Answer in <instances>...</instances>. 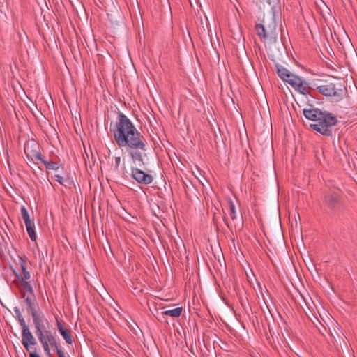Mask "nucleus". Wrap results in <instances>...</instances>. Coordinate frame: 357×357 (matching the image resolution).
Instances as JSON below:
<instances>
[{"instance_id": "473e14b6", "label": "nucleus", "mask_w": 357, "mask_h": 357, "mask_svg": "<svg viewBox=\"0 0 357 357\" xmlns=\"http://www.w3.org/2000/svg\"><path fill=\"white\" fill-rule=\"evenodd\" d=\"M59 357H66L64 354L61 351H58Z\"/></svg>"}, {"instance_id": "ddd939ff", "label": "nucleus", "mask_w": 357, "mask_h": 357, "mask_svg": "<svg viewBox=\"0 0 357 357\" xmlns=\"http://www.w3.org/2000/svg\"><path fill=\"white\" fill-rule=\"evenodd\" d=\"M294 89L304 95L310 93V87L308 86V84L303 79L301 80V82L298 84L297 86L294 87Z\"/></svg>"}, {"instance_id": "412c9836", "label": "nucleus", "mask_w": 357, "mask_h": 357, "mask_svg": "<svg viewBox=\"0 0 357 357\" xmlns=\"http://www.w3.org/2000/svg\"><path fill=\"white\" fill-rule=\"evenodd\" d=\"M58 328L59 332L61 333L62 336L66 341V342L68 344H71L72 339L68 331L66 329H65L60 323H58Z\"/></svg>"}, {"instance_id": "aec40b11", "label": "nucleus", "mask_w": 357, "mask_h": 357, "mask_svg": "<svg viewBox=\"0 0 357 357\" xmlns=\"http://www.w3.org/2000/svg\"><path fill=\"white\" fill-rule=\"evenodd\" d=\"M301 79H302L300 77L292 73L291 75H289V78H287L284 82H288L292 87L294 88L298 85Z\"/></svg>"}, {"instance_id": "4be33fe9", "label": "nucleus", "mask_w": 357, "mask_h": 357, "mask_svg": "<svg viewBox=\"0 0 357 357\" xmlns=\"http://www.w3.org/2000/svg\"><path fill=\"white\" fill-rule=\"evenodd\" d=\"M260 8H266V6L274 5L277 0H255Z\"/></svg>"}, {"instance_id": "6ab92c4d", "label": "nucleus", "mask_w": 357, "mask_h": 357, "mask_svg": "<svg viewBox=\"0 0 357 357\" xmlns=\"http://www.w3.org/2000/svg\"><path fill=\"white\" fill-rule=\"evenodd\" d=\"M141 149H132L130 152V155L135 162L137 161L142 162L143 163V157L142 154L140 152Z\"/></svg>"}, {"instance_id": "393cba45", "label": "nucleus", "mask_w": 357, "mask_h": 357, "mask_svg": "<svg viewBox=\"0 0 357 357\" xmlns=\"http://www.w3.org/2000/svg\"><path fill=\"white\" fill-rule=\"evenodd\" d=\"M329 205L333 206L338 202V197L335 195H328L326 197Z\"/></svg>"}, {"instance_id": "b1692460", "label": "nucleus", "mask_w": 357, "mask_h": 357, "mask_svg": "<svg viewBox=\"0 0 357 357\" xmlns=\"http://www.w3.org/2000/svg\"><path fill=\"white\" fill-rule=\"evenodd\" d=\"M13 311L15 313V317L17 319L20 329L22 330V315L21 314V311L18 307H14Z\"/></svg>"}, {"instance_id": "4468645a", "label": "nucleus", "mask_w": 357, "mask_h": 357, "mask_svg": "<svg viewBox=\"0 0 357 357\" xmlns=\"http://www.w3.org/2000/svg\"><path fill=\"white\" fill-rule=\"evenodd\" d=\"M182 310V307H176L172 310H165L161 312V316H171L174 318H177L181 314Z\"/></svg>"}, {"instance_id": "1a4fd4ad", "label": "nucleus", "mask_w": 357, "mask_h": 357, "mask_svg": "<svg viewBox=\"0 0 357 357\" xmlns=\"http://www.w3.org/2000/svg\"><path fill=\"white\" fill-rule=\"evenodd\" d=\"M38 335L39 340L43 344L44 350L47 352H49V346H53L56 344V340L53 335L50 331H45L43 333L40 331V333H37Z\"/></svg>"}, {"instance_id": "f8f14e48", "label": "nucleus", "mask_w": 357, "mask_h": 357, "mask_svg": "<svg viewBox=\"0 0 357 357\" xmlns=\"http://www.w3.org/2000/svg\"><path fill=\"white\" fill-rule=\"evenodd\" d=\"M24 342L27 343L29 345V348H31V345H35L36 340L29 329L24 324Z\"/></svg>"}, {"instance_id": "72a5a7b5", "label": "nucleus", "mask_w": 357, "mask_h": 357, "mask_svg": "<svg viewBox=\"0 0 357 357\" xmlns=\"http://www.w3.org/2000/svg\"><path fill=\"white\" fill-rule=\"evenodd\" d=\"M3 255V252L2 249L0 248V259H1Z\"/></svg>"}, {"instance_id": "a878e982", "label": "nucleus", "mask_w": 357, "mask_h": 357, "mask_svg": "<svg viewBox=\"0 0 357 357\" xmlns=\"http://www.w3.org/2000/svg\"><path fill=\"white\" fill-rule=\"evenodd\" d=\"M24 347L29 352L30 357H40V356L35 351H32L31 348H29V345L27 343L24 342Z\"/></svg>"}, {"instance_id": "c756f323", "label": "nucleus", "mask_w": 357, "mask_h": 357, "mask_svg": "<svg viewBox=\"0 0 357 357\" xmlns=\"http://www.w3.org/2000/svg\"><path fill=\"white\" fill-rule=\"evenodd\" d=\"M30 278V274L29 272L26 271L25 268H24V280H28Z\"/></svg>"}, {"instance_id": "7ed1b4c3", "label": "nucleus", "mask_w": 357, "mask_h": 357, "mask_svg": "<svg viewBox=\"0 0 357 357\" xmlns=\"http://www.w3.org/2000/svg\"><path fill=\"white\" fill-rule=\"evenodd\" d=\"M26 304L28 306V312L31 313L36 328V333H40V331L44 328V323L46 319L42 314L40 307L33 296H29L26 300Z\"/></svg>"}, {"instance_id": "39448f33", "label": "nucleus", "mask_w": 357, "mask_h": 357, "mask_svg": "<svg viewBox=\"0 0 357 357\" xmlns=\"http://www.w3.org/2000/svg\"><path fill=\"white\" fill-rule=\"evenodd\" d=\"M263 23L267 29V32L269 35V38L273 42L277 41L278 33H277V24L275 20L273 14H271L268 17L264 19Z\"/></svg>"}, {"instance_id": "2f4dec72", "label": "nucleus", "mask_w": 357, "mask_h": 357, "mask_svg": "<svg viewBox=\"0 0 357 357\" xmlns=\"http://www.w3.org/2000/svg\"><path fill=\"white\" fill-rule=\"evenodd\" d=\"M13 65H14L13 66H14L15 69L16 70L19 71L20 70V66H19L18 63L15 61Z\"/></svg>"}, {"instance_id": "cd10ccee", "label": "nucleus", "mask_w": 357, "mask_h": 357, "mask_svg": "<svg viewBox=\"0 0 357 357\" xmlns=\"http://www.w3.org/2000/svg\"><path fill=\"white\" fill-rule=\"evenodd\" d=\"M121 163V157L120 156H117L115 158V160H114V165H115V167L116 168H118L119 165Z\"/></svg>"}, {"instance_id": "c9c22d12", "label": "nucleus", "mask_w": 357, "mask_h": 357, "mask_svg": "<svg viewBox=\"0 0 357 357\" xmlns=\"http://www.w3.org/2000/svg\"><path fill=\"white\" fill-rule=\"evenodd\" d=\"M24 103H25V104L26 105V106H27L29 108H30V109H31V107H30L29 105V104H27L26 102H25V101H24Z\"/></svg>"}, {"instance_id": "f3484780", "label": "nucleus", "mask_w": 357, "mask_h": 357, "mask_svg": "<svg viewBox=\"0 0 357 357\" xmlns=\"http://www.w3.org/2000/svg\"><path fill=\"white\" fill-rule=\"evenodd\" d=\"M14 335H15V336H16L17 340L15 342H13V344L14 349L17 354V357H20L18 349L22 350V347H21V344H22V341H20V337H22V330H21V331L18 332V335L16 333H15Z\"/></svg>"}, {"instance_id": "bb28decb", "label": "nucleus", "mask_w": 357, "mask_h": 357, "mask_svg": "<svg viewBox=\"0 0 357 357\" xmlns=\"http://www.w3.org/2000/svg\"><path fill=\"white\" fill-rule=\"evenodd\" d=\"M46 167L49 169H56L58 168V165L54 162H45Z\"/></svg>"}, {"instance_id": "f704fd0d", "label": "nucleus", "mask_w": 357, "mask_h": 357, "mask_svg": "<svg viewBox=\"0 0 357 357\" xmlns=\"http://www.w3.org/2000/svg\"><path fill=\"white\" fill-rule=\"evenodd\" d=\"M10 69H11V71H12L13 74H14L13 67L10 66Z\"/></svg>"}, {"instance_id": "2eb2a0df", "label": "nucleus", "mask_w": 357, "mask_h": 357, "mask_svg": "<svg viewBox=\"0 0 357 357\" xmlns=\"http://www.w3.org/2000/svg\"><path fill=\"white\" fill-rule=\"evenodd\" d=\"M255 29L257 35L261 38H269V35L267 32V29H266L264 24H258L255 26Z\"/></svg>"}, {"instance_id": "f03ea898", "label": "nucleus", "mask_w": 357, "mask_h": 357, "mask_svg": "<svg viewBox=\"0 0 357 357\" xmlns=\"http://www.w3.org/2000/svg\"><path fill=\"white\" fill-rule=\"evenodd\" d=\"M304 116L313 121L310 128L325 136L332 135V127L337 123L336 116L326 111L317 108L304 109Z\"/></svg>"}, {"instance_id": "6e6552de", "label": "nucleus", "mask_w": 357, "mask_h": 357, "mask_svg": "<svg viewBox=\"0 0 357 357\" xmlns=\"http://www.w3.org/2000/svg\"><path fill=\"white\" fill-rule=\"evenodd\" d=\"M228 203H229V215L231 217V219L233 223L229 224V222H227V220H225V222L229 228L234 227L235 229L241 230L243 228V221L241 218L237 217L235 206H234L233 202L231 199H229Z\"/></svg>"}, {"instance_id": "f257e3e1", "label": "nucleus", "mask_w": 357, "mask_h": 357, "mask_svg": "<svg viewBox=\"0 0 357 357\" xmlns=\"http://www.w3.org/2000/svg\"><path fill=\"white\" fill-rule=\"evenodd\" d=\"M114 136L116 144L120 147L127 146L130 149L146 150L143 136L131 121L122 113L118 115V121L114 129Z\"/></svg>"}, {"instance_id": "5701e85b", "label": "nucleus", "mask_w": 357, "mask_h": 357, "mask_svg": "<svg viewBox=\"0 0 357 357\" xmlns=\"http://www.w3.org/2000/svg\"><path fill=\"white\" fill-rule=\"evenodd\" d=\"M12 87L13 89V91L15 93V95H17V93H20L19 89H22V85L19 79H13L12 80Z\"/></svg>"}, {"instance_id": "9b49d317", "label": "nucleus", "mask_w": 357, "mask_h": 357, "mask_svg": "<svg viewBox=\"0 0 357 357\" xmlns=\"http://www.w3.org/2000/svg\"><path fill=\"white\" fill-rule=\"evenodd\" d=\"M19 258L21 272L17 273L15 269L12 270L14 275L12 284L15 285L17 288L20 295L22 297V257H19Z\"/></svg>"}, {"instance_id": "423d86ee", "label": "nucleus", "mask_w": 357, "mask_h": 357, "mask_svg": "<svg viewBox=\"0 0 357 357\" xmlns=\"http://www.w3.org/2000/svg\"><path fill=\"white\" fill-rule=\"evenodd\" d=\"M317 91L324 96H330L340 99L342 92V89L335 88V84L330 83L317 87Z\"/></svg>"}, {"instance_id": "9d476101", "label": "nucleus", "mask_w": 357, "mask_h": 357, "mask_svg": "<svg viewBox=\"0 0 357 357\" xmlns=\"http://www.w3.org/2000/svg\"><path fill=\"white\" fill-rule=\"evenodd\" d=\"M132 176L138 183L145 185L151 183L153 181L152 176L137 168L132 169Z\"/></svg>"}, {"instance_id": "4c0bfd02", "label": "nucleus", "mask_w": 357, "mask_h": 357, "mask_svg": "<svg viewBox=\"0 0 357 357\" xmlns=\"http://www.w3.org/2000/svg\"><path fill=\"white\" fill-rule=\"evenodd\" d=\"M20 211H21V213L22 214V211H23L22 206H21V208H20Z\"/></svg>"}, {"instance_id": "c85d7f7f", "label": "nucleus", "mask_w": 357, "mask_h": 357, "mask_svg": "<svg viewBox=\"0 0 357 357\" xmlns=\"http://www.w3.org/2000/svg\"><path fill=\"white\" fill-rule=\"evenodd\" d=\"M55 177H56V181H58L59 183H60L62 185L63 184L64 179L62 176L56 175V176H55Z\"/></svg>"}, {"instance_id": "20e7f679", "label": "nucleus", "mask_w": 357, "mask_h": 357, "mask_svg": "<svg viewBox=\"0 0 357 357\" xmlns=\"http://www.w3.org/2000/svg\"><path fill=\"white\" fill-rule=\"evenodd\" d=\"M24 151L26 156L32 160H41L40 145L34 138L32 137L26 142Z\"/></svg>"}, {"instance_id": "a211bd4d", "label": "nucleus", "mask_w": 357, "mask_h": 357, "mask_svg": "<svg viewBox=\"0 0 357 357\" xmlns=\"http://www.w3.org/2000/svg\"><path fill=\"white\" fill-rule=\"evenodd\" d=\"M277 72L279 77L284 81H285L287 78H289V75L292 74L287 69L281 66H277Z\"/></svg>"}, {"instance_id": "7c9ffc66", "label": "nucleus", "mask_w": 357, "mask_h": 357, "mask_svg": "<svg viewBox=\"0 0 357 357\" xmlns=\"http://www.w3.org/2000/svg\"><path fill=\"white\" fill-rule=\"evenodd\" d=\"M305 304H306L307 307L309 308V310H311L312 309V305H314L313 302L311 301V303H310L309 302L306 301L305 300Z\"/></svg>"}, {"instance_id": "e433bc0d", "label": "nucleus", "mask_w": 357, "mask_h": 357, "mask_svg": "<svg viewBox=\"0 0 357 357\" xmlns=\"http://www.w3.org/2000/svg\"><path fill=\"white\" fill-rule=\"evenodd\" d=\"M15 112L17 119L19 120V116H18V114H17V112L15 111Z\"/></svg>"}, {"instance_id": "dca6fc26", "label": "nucleus", "mask_w": 357, "mask_h": 357, "mask_svg": "<svg viewBox=\"0 0 357 357\" xmlns=\"http://www.w3.org/2000/svg\"><path fill=\"white\" fill-rule=\"evenodd\" d=\"M29 296H33L35 298V296L33 294V285L31 282L24 281V298L25 301Z\"/></svg>"}, {"instance_id": "0eeeda50", "label": "nucleus", "mask_w": 357, "mask_h": 357, "mask_svg": "<svg viewBox=\"0 0 357 357\" xmlns=\"http://www.w3.org/2000/svg\"><path fill=\"white\" fill-rule=\"evenodd\" d=\"M24 222L29 236L32 241L36 242L37 240V236L36 233L34 220L30 217L25 208H24Z\"/></svg>"}]
</instances>
